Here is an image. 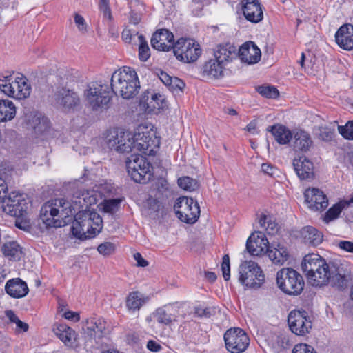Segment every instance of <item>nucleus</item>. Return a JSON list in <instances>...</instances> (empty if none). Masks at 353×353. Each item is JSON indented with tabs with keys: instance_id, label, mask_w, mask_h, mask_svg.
<instances>
[{
	"instance_id": "4c0bfd02",
	"label": "nucleus",
	"mask_w": 353,
	"mask_h": 353,
	"mask_svg": "<svg viewBox=\"0 0 353 353\" xmlns=\"http://www.w3.org/2000/svg\"><path fill=\"white\" fill-rule=\"evenodd\" d=\"M224 65L214 60H210L207 62L204 66V72L209 77L213 78H219L222 77Z\"/></svg>"
},
{
	"instance_id": "b1692460",
	"label": "nucleus",
	"mask_w": 353,
	"mask_h": 353,
	"mask_svg": "<svg viewBox=\"0 0 353 353\" xmlns=\"http://www.w3.org/2000/svg\"><path fill=\"white\" fill-rule=\"evenodd\" d=\"M294 170L300 179H312L314 166L312 162L305 156L296 157L293 161Z\"/></svg>"
},
{
	"instance_id": "ddd939ff",
	"label": "nucleus",
	"mask_w": 353,
	"mask_h": 353,
	"mask_svg": "<svg viewBox=\"0 0 353 353\" xmlns=\"http://www.w3.org/2000/svg\"><path fill=\"white\" fill-rule=\"evenodd\" d=\"M126 168L128 174L136 182H144L147 175L150 179L151 165L143 156L131 155L126 161Z\"/></svg>"
},
{
	"instance_id": "8fccbe9b",
	"label": "nucleus",
	"mask_w": 353,
	"mask_h": 353,
	"mask_svg": "<svg viewBox=\"0 0 353 353\" xmlns=\"http://www.w3.org/2000/svg\"><path fill=\"white\" fill-rule=\"evenodd\" d=\"M221 271L224 279L225 281H228L230 278V257L228 254H225L223 257L221 263Z\"/></svg>"
},
{
	"instance_id": "4be33fe9",
	"label": "nucleus",
	"mask_w": 353,
	"mask_h": 353,
	"mask_svg": "<svg viewBox=\"0 0 353 353\" xmlns=\"http://www.w3.org/2000/svg\"><path fill=\"white\" fill-rule=\"evenodd\" d=\"M242 10L245 19L252 23H259L263 19L262 6L259 0H241Z\"/></svg>"
},
{
	"instance_id": "c03bdc74",
	"label": "nucleus",
	"mask_w": 353,
	"mask_h": 353,
	"mask_svg": "<svg viewBox=\"0 0 353 353\" xmlns=\"http://www.w3.org/2000/svg\"><path fill=\"white\" fill-rule=\"evenodd\" d=\"M178 185L187 191H194L198 188L197 182L189 176H183L178 179Z\"/></svg>"
},
{
	"instance_id": "58836bf2",
	"label": "nucleus",
	"mask_w": 353,
	"mask_h": 353,
	"mask_svg": "<svg viewBox=\"0 0 353 353\" xmlns=\"http://www.w3.org/2000/svg\"><path fill=\"white\" fill-rule=\"evenodd\" d=\"M259 224L261 229L264 230L268 234H274L278 230L277 224L273 221L270 216L261 214Z\"/></svg>"
},
{
	"instance_id": "09e8293b",
	"label": "nucleus",
	"mask_w": 353,
	"mask_h": 353,
	"mask_svg": "<svg viewBox=\"0 0 353 353\" xmlns=\"http://www.w3.org/2000/svg\"><path fill=\"white\" fill-rule=\"evenodd\" d=\"M97 250L101 254L108 256L114 252L115 245L111 242H104L98 246Z\"/></svg>"
},
{
	"instance_id": "5701e85b",
	"label": "nucleus",
	"mask_w": 353,
	"mask_h": 353,
	"mask_svg": "<svg viewBox=\"0 0 353 353\" xmlns=\"http://www.w3.org/2000/svg\"><path fill=\"white\" fill-rule=\"evenodd\" d=\"M261 56L260 49L252 41L245 42L239 49L238 57L242 61L248 64L257 63Z\"/></svg>"
},
{
	"instance_id": "a19ab883",
	"label": "nucleus",
	"mask_w": 353,
	"mask_h": 353,
	"mask_svg": "<svg viewBox=\"0 0 353 353\" xmlns=\"http://www.w3.org/2000/svg\"><path fill=\"white\" fill-rule=\"evenodd\" d=\"M345 205L346 203L343 202H339L334 205L325 213L324 221L326 223H329L330 221L336 219Z\"/></svg>"
},
{
	"instance_id": "49530a36",
	"label": "nucleus",
	"mask_w": 353,
	"mask_h": 353,
	"mask_svg": "<svg viewBox=\"0 0 353 353\" xmlns=\"http://www.w3.org/2000/svg\"><path fill=\"white\" fill-rule=\"evenodd\" d=\"M257 92L267 98H276L279 96L278 90L274 86L261 85L256 88Z\"/></svg>"
},
{
	"instance_id": "393cba45",
	"label": "nucleus",
	"mask_w": 353,
	"mask_h": 353,
	"mask_svg": "<svg viewBox=\"0 0 353 353\" xmlns=\"http://www.w3.org/2000/svg\"><path fill=\"white\" fill-rule=\"evenodd\" d=\"M337 44L343 49L351 50L353 49V26L343 25L335 34Z\"/></svg>"
},
{
	"instance_id": "79ce46f5",
	"label": "nucleus",
	"mask_w": 353,
	"mask_h": 353,
	"mask_svg": "<svg viewBox=\"0 0 353 353\" xmlns=\"http://www.w3.org/2000/svg\"><path fill=\"white\" fill-rule=\"evenodd\" d=\"M139 42V58L142 61H147L150 57V50L146 40L142 34L138 36Z\"/></svg>"
},
{
	"instance_id": "c85d7f7f",
	"label": "nucleus",
	"mask_w": 353,
	"mask_h": 353,
	"mask_svg": "<svg viewBox=\"0 0 353 353\" xmlns=\"http://www.w3.org/2000/svg\"><path fill=\"white\" fill-rule=\"evenodd\" d=\"M5 290L10 296L14 298L23 297L29 291L26 283L19 278L8 281Z\"/></svg>"
},
{
	"instance_id": "6e6552de",
	"label": "nucleus",
	"mask_w": 353,
	"mask_h": 353,
	"mask_svg": "<svg viewBox=\"0 0 353 353\" xmlns=\"http://www.w3.org/2000/svg\"><path fill=\"white\" fill-rule=\"evenodd\" d=\"M239 282L246 288L258 289L265 281V275L256 263L245 261L239 268Z\"/></svg>"
},
{
	"instance_id": "dca6fc26",
	"label": "nucleus",
	"mask_w": 353,
	"mask_h": 353,
	"mask_svg": "<svg viewBox=\"0 0 353 353\" xmlns=\"http://www.w3.org/2000/svg\"><path fill=\"white\" fill-rule=\"evenodd\" d=\"M288 322L290 330L298 336H305L312 327L310 318L305 311L293 310L288 315Z\"/></svg>"
},
{
	"instance_id": "e2e57ef3",
	"label": "nucleus",
	"mask_w": 353,
	"mask_h": 353,
	"mask_svg": "<svg viewBox=\"0 0 353 353\" xmlns=\"http://www.w3.org/2000/svg\"><path fill=\"white\" fill-rule=\"evenodd\" d=\"M141 14L135 12L134 11H131L130 12V22L134 25H137L141 21Z\"/></svg>"
},
{
	"instance_id": "1a4fd4ad",
	"label": "nucleus",
	"mask_w": 353,
	"mask_h": 353,
	"mask_svg": "<svg viewBox=\"0 0 353 353\" xmlns=\"http://www.w3.org/2000/svg\"><path fill=\"white\" fill-rule=\"evenodd\" d=\"M131 134L119 128L108 130L103 134L105 143L111 150L124 153L132 151Z\"/></svg>"
},
{
	"instance_id": "69168bd1",
	"label": "nucleus",
	"mask_w": 353,
	"mask_h": 353,
	"mask_svg": "<svg viewBox=\"0 0 353 353\" xmlns=\"http://www.w3.org/2000/svg\"><path fill=\"white\" fill-rule=\"evenodd\" d=\"M147 204L154 211H158L160 208L159 201L153 198H149L147 201Z\"/></svg>"
},
{
	"instance_id": "680f3d73",
	"label": "nucleus",
	"mask_w": 353,
	"mask_h": 353,
	"mask_svg": "<svg viewBox=\"0 0 353 353\" xmlns=\"http://www.w3.org/2000/svg\"><path fill=\"white\" fill-rule=\"evenodd\" d=\"M133 256L138 266L146 267L148 265V262L142 257L139 252L134 253Z\"/></svg>"
},
{
	"instance_id": "c756f323",
	"label": "nucleus",
	"mask_w": 353,
	"mask_h": 353,
	"mask_svg": "<svg viewBox=\"0 0 353 353\" xmlns=\"http://www.w3.org/2000/svg\"><path fill=\"white\" fill-rule=\"evenodd\" d=\"M148 301V298L139 292H130L125 301V306L130 313L139 311L141 307Z\"/></svg>"
},
{
	"instance_id": "de8ad7c7",
	"label": "nucleus",
	"mask_w": 353,
	"mask_h": 353,
	"mask_svg": "<svg viewBox=\"0 0 353 353\" xmlns=\"http://www.w3.org/2000/svg\"><path fill=\"white\" fill-rule=\"evenodd\" d=\"M121 200L119 199H112L105 200L103 203V210L105 212L114 213L119 207Z\"/></svg>"
},
{
	"instance_id": "f3484780",
	"label": "nucleus",
	"mask_w": 353,
	"mask_h": 353,
	"mask_svg": "<svg viewBox=\"0 0 353 353\" xmlns=\"http://www.w3.org/2000/svg\"><path fill=\"white\" fill-rule=\"evenodd\" d=\"M130 143H132V151L137 150L145 155H154L158 148V141L152 139L144 132L131 134Z\"/></svg>"
},
{
	"instance_id": "5fc2aeb1",
	"label": "nucleus",
	"mask_w": 353,
	"mask_h": 353,
	"mask_svg": "<svg viewBox=\"0 0 353 353\" xmlns=\"http://www.w3.org/2000/svg\"><path fill=\"white\" fill-rule=\"evenodd\" d=\"M168 87L172 91H181L185 87L184 82L177 77H172V81L169 83Z\"/></svg>"
},
{
	"instance_id": "2eb2a0df",
	"label": "nucleus",
	"mask_w": 353,
	"mask_h": 353,
	"mask_svg": "<svg viewBox=\"0 0 353 353\" xmlns=\"http://www.w3.org/2000/svg\"><path fill=\"white\" fill-rule=\"evenodd\" d=\"M54 101L58 108L65 112L77 110L81 105L79 94L72 90L62 88L54 94Z\"/></svg>"
},
{
	"instance_id": "ea45409f",
	"label": "nucleus",
	"mask_w": 353,
	"mask_h": 353,
	"mask_svg": "<svg viewBox=\"0 0 353 353\" xmlns=\"http://www.w3.org/2000/svg\"><path fill=\"white\" fill-rule=\"evenodd\" d=\"M168 103L163 95L156 93L152 94L151 99L148 102V108L151 110H163L167 108Z\"/></svg>"
},
{
	"instance_id": "bf43d9fd",
	"label": "nucleus",
	"mask_w": 353,
	"mask_h": 353,
	"mask_svg": "<svg viewBox=\"0 0 353 353\" xmlns=\"http://www.w3.org/2000/svg\"><path fill=\"white\" fill-rule=\"evenodd\" d=\"M338 246L346 252L353 253V242L349 241H341L338 243Z\"/></svg>"
},
{
	"instance_id": "a878e982",
	"label": "nucleus",
	"mask_w": 353,
	"mask_h": 353,
	"mask_svg": "<svg viewBox=\"0 0 353 353\" xmlns=\"http://www.w3.org/2000/svg\"><path fill=\"white\" fill-rule=\"evenodd\" d=\"M54 334L67 346L73 347L76 332L65 324L56 323L52 327Z\"/></svg>"
},
{
	"instance_id": "37998d69",
	"label": "nucleus",
	"mask_w": 353,
	"mask_h": 353,
	"mask_svg": "<svg viewBox=\"0 0 353 353\" xmlns=\"http://www.w3.org/2000/svg\"><path fill=\"white\" fill-rule=\"evenodd\" d=\"M314 134L321 140L325 141H330L334 135V130L328 126H319L314 128Z\"/></svg>"
},
{
	"instance_id": "7c9ffc66",
	"label": "nucleus",
	"mask_w": 353,
	"mask_h": 353,
	"mask_svg": "<svg viewBox=\"0 0 353 353\" xmlns=\"http://www.w3.org/2000/svg\"><path fill=\"white\" fill-rule=\"evenodd\" d=\"M4 256L12 261H19L23 255L22 248L15 241L6 242L1 247Z\"/></svg>"
},
{
	"instance_id": "4d7b16f0",
	"label": "nucleus",
	"mask_w": 353,
	"mask_h": 353,
	"mask_svg": "<svg viewBox=\"0 0 353 353\" xmlns=\"http://www.w3.org/2000/svg\"><path fill=\"white\" fill-rule=\"evenodd\" d=\"M261 171L270 176H274L276 173V168L269 163H264L261 164Z\"/></svg>"
},
{
	"instance_id": "423d86ee",
	"label": "nucleus",
	"mask_w": 353,
	"mask_h": 353,
	"mask_svg": "<svg viewBox=\"0 0 353 353\" xmlns=\"http://www.w3.org/2000/svg\"><path fill=\"white\" fill-rule=\"evenodd\" d=\"M31 90L28 79L22 74L12 72L0 77V90L10 97L19 100L26 99Z\"/></svg>"
},
{
	"instance_id": "a211bd4d",
	"label": "nucleus",
	"mask_w": 353,
	"mask_h": 353,
	"mask_svg": "<svg viewBox=\"0 0 353 353\" xmlns=\"http://www.w3.org/2000/svg\"><path fill=\"white\" fill-rule=\"evenodd\" d=\"M270 247L269 241L262 232L252 233L246 243V249L252 256H261L267 254Z\"/></svg>"
},
{
	"instance_id": "aec40b11",
	"label": "nucleus",
	"mask_w": 353,
	"mask_h": 353,
	"mask_svg": "<svg viewBox=\"0 0 353 353\" xmlns=\"http://www.w3.org/2000/svg\"><path fill=\"white\" fill-rule=\"evenodd\" d=\"M175 43L173 34L167 29L157 30L151 38L152 46L160 51L174 50Z\"/></svg>"
},
{
	"instance_id": "9b49d317",
	"label": "nucleus",
	"mask_w": 353,
	"mask_h": 353,
	"mask_svg": "<svg viewBox=\"0 0 353 353\" xmlns=\"http://www.w3.org/2000/svg\"><path fill=\"white\" fill-rule=\"evenodd\" d=\"M174 54L176 59L185 63L196 61L201 54L199 44L191 39L180 38L174 45Z\"/></svg>"
},
{
	"instance_id": "9d476101",
	"label": "nucleus",
	"mask_w": 353,
	"mask_h": 353,
	"mask_svg": "<svg viewBox=\"0 0 353 353\" xmlns=\"http://www.w3.org/2000/svg\"><path fill=\"white\" fill-rule=\"evenodd\" d=\"M174 209L177 217L188 224L194 223L200 216L199 205L192 198H179L174 205Z\"/></svg>"
},
{
	"instance_id": "39448f33",
	"label": "nucleus",
	"mask_w": 353,
	"mask_h": 353,
	"mask_svg": "<svg viewBox=\"0 0 353 353\" xmlns=\"http://www.w3.org/2000/svg\"><path fill=\"white\" fill-rule=\"evenodd\" d=\"M112 97L111 88L101 81L89 83L83 92L85 106L97 112H103L108 110Z\"/></svg>"
},
{
	"instance_id": "a18cd8bd",
	"label": "nucleus",
	"mask_w": 353,
	"mask_h": 353,
	"mask_svg": "<svg viewBox=\"0 0 353 353\" xmlns=\"http://www.w3.org/2000/svg\"><path fill=\"white\" fill-rule=\"evenodd\" d=\"M338 130L345 139L353 140V121H349L345 125H339Z\"/></svg>"
},
{
	"instance_id": "bb28decb",
	"label": "nucleus",
	"mask_w": 353,
	"mask_h": 353,
	"mask_svg": "<svg viewBox=\"0 0 353 353\" xmlns=\"http://www.w3.org/2000/svg\"><path fill=\"white\" fill-rule=\"evenodd\" d=\"M267 255L272 262L276 265H283L289 258L287 248L281 243H272Z\"/></svg>"
},
{
	"instance_id": "f8f14e48",
	"label": "nucleus",
	"mask_w": 353,
	"mask_h": 353,
	"mask_svg": "<svg viewBox=\"0 0 353 353\" xmlns=\"http://www.w3.org/2000/svg\"><path fill=\"white\" fill-rule=\"evenodd\" d=\"M2 210L11 216H21L28 208V202L23 194L12 192L2 199Z\"/></svg>"
},
{
	"instance_id": "cd10ccee",
	"label": "nucleus",
	"mask_w": 353,
	"mask_h": 353,
	"mask_svg": "<svg viewBox=\"0 0 353 353\" xmlns=\"http://www.w3.org/2000/svg\"><path fill=\"white\" fill-rule=\"evenodd\" d=\"M27 121L28 125L37 134H42L48 131L49 121L39 112H31L27 115Z\"/></svg>"
},
{
	"instance_id": "3c124183",
	"label": "nucleus",
	"mask_w": 353,
	"mask_h": 353,
	"mask_svg": "<svg viewBox=\"0 0 353 353\" xmlns=\"http://www.w3.org/2000/svg\"><path fill=\"white\" fill-rule=\"evenodd\" d=\"M99 6L100 11L103 13V17L109 20H111L112 16L109 6V0H100Z\"/></svg>"
},
{
	"instance_id": "0eeeda50",
	"label": "nucleus",
	"mask_w": 353,
	"mask_h": 353,
	"mask_svg": "<svg viewBox=\"0 0 353 353\" xmlns=\"http://www.w3.org/2000/svg\"><path fill=\"white\" fill-rule=\"evenodd\" d=\"M276 283L284 293L289 295H299L303 290V276L295 270L286 268L277 272Z\"/></svg>"
},
{
	"instance_id": "f704fd0d",
	"label": "nucleus",
	"mask_w": 353,
	"mask_h": 353,
	"mask_svg": "<svg viewBox=\"0 0 353 353\" xmlns=\"http://www.w3.org/2000/svg\"><path fill=\"white\" fill-rule=\"evenodd\" d=\"M87 330L91 338L100 339L108 333L106 321L101 319H96L91 321Z\"/></svg>"
},
{
	"instance_id": "f03ea898",
	"label": "nucleus",
	"mask_w": 353,
	"mask_h": 353,
	"mask_svg": "<svg viewBox=\"0 0 353 353\" xmlns=\"http://www.w3.org/2000/svg\"><path fill=\"white\" fill-rule=\"evenodd\" d=\"M301 268L309 283L316 287L328 283L341 287L345 280L333 264L327 263L318 254L311 253L305 255L301 263Z\"/></svg>"
},
{
	"instance_id": "c9c22d12",
	"label": "nucleus",
	"mask_w": 353,
	"mask_h": 353,
	"mask_svg": "<svg viewBox=\"0 0 353 353\" xmlns=\"http://www.w3.org/2000/svg\"><path fill=\"white\" fill-rule=\"evenodd\" d=\"M16 114V107L10 100H0V122L12 120Z\"/></svg>"
},
{
	"instance_id": "72a5a7b5",
	"label": "nucleus",
	"mask_w": 353,
	"mask_h": 353,
	"mask_svg": "<svg viewBox=\"0 0 353 353\" xmlns=\"http://www.w3.org/2000/svg\"><path fill=\"white\" fill-rule=\"evenodd\" d=\"M267 130L270 132L276 142L281 145L289 143L292 138L291 131L282 125L277 124L268 127Z\"/></svg>"
},
{
	"instance_id": "6ab92c4d",
	"label": "nucleus",
	"mask_w": 353,
	"mask_h": 353,
	"mask_svg": "<svg viewBox=\"0 0 353 353\" xmlns=\"http://www.w3.org/2000/svg\"><path fill=\"white\" fill-rule=\"evenodd\" d=\"M179 310L177 304L165 305L156 309L153 316L159 323L170 326L178 321Z\"/></svg>"
},
{
	"instance_id": "20e7f679",
	"label": "nucleus",
	"mask_w": 353,
	"mask_h": 353,
	"mask_svg": "<svg viewBox=\"0 0 353 353\" xmlns=\"http://www.w3.org/2000/svg\"><path fill=\"white\" fill-rule=\"evenodd\" d=\"M72 225V233L77 239L83 240L99 234L103 227V221L95 211L82 210L75 215Z\"/></svg>"
},
{
	"instance_id": "2f4dec72",
	"label": "nucleus",
	"mask_w": 353,
	"mask_h": 353,
	"mask_svg": "<svg viewBox=\"0 0 353 353\" xmlns=\"http://www.w3.org/2000/svg\"><path fill=\"white\" fill-rule=\"evenodd\" d=\"M217 61L225 65V63L236 59L238 57L235 46L230 44L220 46L214 54Z\"/></svg>"
},
{
	"instance_id": "4468645a",
	"label": "nucleus",
	"mask_w": 353,
	"mask_h": 353,
	"mask_svg": "<svg viewBox=\"0 0 353 353\" xmlns=\"http://www.w3.org/2000/svg\"><path fill=\"white\" fill-rule=\"evenodd\" d=\"M227 350L232 353L244 352L250 344L248 334L239 327L230 328L224 334Z\"/></svg>"
},
{
	"instance_id": "338daca9",
	"label": "nucleus",
	"mask_w": 353,
	"mask_h": 353,
	"mask_svg": "<svg viewBox=\"0 0 353 353\" xmlns=\"http://www.w3.org/2000/svg\"><path fill=\"white\" fill-rule=\"evenodd\" d=\"M17 327L16 331L17 332H20L21 331L23 332H27L28 330V325L23 321H21L20 319L17 320V323H15Z\"/></svg>"
},
{
	"instance_id": "052dcab7",
	"label": "nucleus",
	"mask_w": 353,
	"mask_h": 353,
	"mask_svg": "<svg viewBox=\"0 0 353 353\" xmlns=\"http://www.w3.org/2000/svg\"><path fill=\"white\" fill-rule=\"evenodd\" d=\"M65 319L74 322H77L80 319L79 313L72 311H67L63 314Z\"/></svg>"
},
{
	"instance_id": "473e14b6",
	"label": "nucleus",
	"mask_w": 353,
	"mask_h": 353,
	"mask_svg": "<svg viewBox=\"0 0 353 353\" xmlns=\"http://www.w3.org/2000/svg\"><path fill=\"white\" fill-rule=\"evenodd\" d=\"M301 238L306 243L317 246L323 241V234L312 226H305L301 230Z\"/></svg>"
},
{
	"instance_id": "412c9836",
	"label": "nucleus",
	"mask_w": 353,
	"mask_h": 353,
	"mask_svg": "<svg viewBox=\"0 0 353 353\" xmlns=\"http://www.w3.org/2000/svg\"><path fill=\"white\" fill-rule=\"evenodd\" d=\"M305 201L313 211H323L328 205V199L323 191L318 188H308L305 192Z\"/></svg>"
},
{
	"instance_id": "6e6d98bb",
	"label": "nucleus",
	"mask_w": 353,
	"mask_h": 353,
	"mask_svg": "<svg viewBox=\"0 0 353 353\" xmlns=\"http://www.w3.org/2000/svg\"><path fill=\"white\" fill-rule=\"evenodd\" d=\"M74 23L80 32H87V25L85 23L84 18L81 15L77 13L74 14Z\"/></svg>"
},
{
	"instance_id": "f257e3e1",
	"label": "nucleus",
	"mask_w": 353,
	"mask_h": 353,
	"mask_svg": "<svg viewBox=\"0 0 353 353\" xmlns=\"http://www.w3.org/2000/svg\"><path fill=\"white\" fill-rule=\"evenodd\" d=\"M98 194L93 190H81L74 192L71 202L64 199L50 200L43 205L40 216L46 227L59 228L65 224V219L73 216L76 210L94 205Z\"/></svg>"
},
{
	"instance_id": "774afa93",
	"label": "nucleus",
	"mask_w": 353,
	"mask_h": 353,
	"mask_svg": "<svg viewBox=\"0 0 353 353\" xmlns=\"http://www.w3.org/2000/svg\"><path fill=\"white\" fill-rule=\"evenodd\" d=\"M172 77L164 72H161L159 74V79L166 86L172 81Z\"/></svg>"
},
{
	"instance_id": "e433bc0d",
	"label": "nucleus",
	"mask_w": 353,
	"mask_h": 353,
	"mask_svg": "<svg viewBox=\"0 0 353 353\" xmlns=\"http://www.w3.org/2000/svg\"><path fill=\"white\" fill-rule=\"evenodd\" d=\"M294 148L296 150L306 152L312 146V141L310 136L305 131L296 132L294 134Z\"/></svg>"
},
{
	"instance_id": "0e129e2a",
	"label": "nucleus",
	"mask_w": 353,
	"mask_h": 353,
	"mask_svg": "<svg viewBox=\"0 0 353 353\" xmlns=\"http://www.w3.org/2000/svg\"><path fill=\"white\" fill-rule=\"evenodd\" d=\"M147 347L148 350L152 352H157L161 350V346L155 341L150 340L148 342Z\"/></svg>"
},
{
	"instance_id": "864d4df0",
	"label": "nucleus",
	"mask_w": 353,
	"mask_h": 353,
	"mask_svg": "<svg viewBox=\"0 0 353 353\" xmlns=\"http://www.w3.org/2000/svg\"><path fill=\"white\" fill-rule=\"evenodd\" d=\"M292 353H316L314 349L305 343L297 344L294 346Z\"/></svg>"
},
{
	"instance_id": "13d9d810",
	"label": "nucleus",
	"mask_w": 353,
	"mask_h": 353,
	"mask_svg": "<svg viewBox=\"0 0 353 353\" xmlns=\"http://www.w3.org/2000/svg\"><path fill=\"white\" fill-rule=\"evenodd\" d=\"M194 313L199 317H210L211 315L210 309L208 307H196L194 309Z\"/></svg>"
},
{
	"instance_id": "603ef678",
	"label": "nucleus",
	"mask_w": 353,
	"mask_h": 353,
	"mask_svg": "<svg viewBox=\"0 0 353 353\" xmlns=\"http://www.w3.org/2000/svg\"><path fill=\"white\" fill-rule=\"evenodd\" d=\"M138 35L136 30H132L128 28H124L122 32L121 37L123 41L126 43H130L133 38Z\"/></svg>"
},
{
	"instance_id": "7ed1b4c3",
	"label": "nucleus",
	"mask_w": 353,
	"mask_h": 353,
	"mask_svg": "<svg viewBox=\"0 0 353 353\" xmlns=\"http://www.w3.org/2000/svg\"><path fill=\"white\" fill-rule=\"evenodd\" d=\"M140 89L136 71L130 67H123L116 70L111 77V90L115 94L130 99L135 97Z\"/></svg>"
}]
</instances>
